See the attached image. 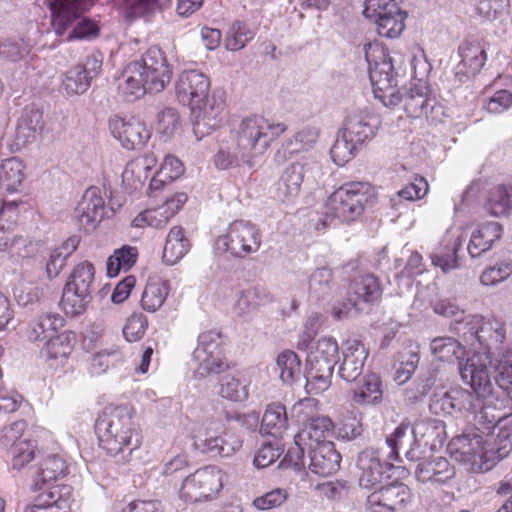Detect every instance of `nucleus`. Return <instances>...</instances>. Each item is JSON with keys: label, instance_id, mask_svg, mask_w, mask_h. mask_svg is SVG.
Here are the masks:
<instances>
[{"label": "nucleus", "instance_id": "obj_1", "mask_svg": "<svg viewBox=\"0 0 512 512\" xmlns=\"http://www.w3.org/2000/svg\"><path fill=\"white\" fill-rule=\"evenodd\" d=\"M178 101L191 110L193 132L197 140L219 127L224 101L220 96H209L210 80L198 70L183 71L176 81Z\"/></svg>", "mask_w": 512, "mask_h": 512}, {"label": "nucleus", "instance_id": "obj_2", "mask_svg": "<svg viewBox=\"0 0 512 512\" xmlns=\"http://www.w3.org/2000/svg\"><path fill=\"white\" fill-rule=\"evenodd\" d=\"M171 79L172 69L164 52L153 46L140 59L126 66L118 84V90L125 101L134 102L147 92L163 91Z\"/></svg>", "mask_w": 512, "mask_h": 512}, {"label": "nucleus", "instance_id": "obj_3", "mask_svg": "<svg viewBox=\"0 0 512 512\" xmlns=\"http://www.w3.org/2000/svg\"><path fill=\"white\" fill-rule=\"evenodd\" d=\"M95 430L100 446L110 455H130L140 445V429L128 406L106 407L96 419Z\"/></svg>", "mask_w": 512, "mask_h": 512}, {"label": "nucleus", "instance_id": "obj_4", "mask_svg": "<svg viewBox=\"0 0 512 512\" xmlns=\"http://www.w3.org/2000/svg\"><path fill=\"white\" fill-rule=\"evenodd\" d=\"M484 359L481 356H472L466 359V363L460 366V377L469 385L475 393V414H479L480 420L495 424L507 412L505 410L506 399L502 398L495 390L490 373Z\"/></svg>", "mask_w": 512, "mask_h": 512}, {"label": "nucleus", "instance_id": "obj_5", "mask_svg": "<svg viewBox=\"0 0 512 512\" xmlns=\"http://www.w3.org/2000/svg\"><path fill=\"white\" fill-rule=\"evenodd\" d=\"M283 123H270L262 116L243 118L230 132V138L257 164L269 148L271 142L286 131Z\"/></svg>", "mask_w": 512, "mask_h": 512}, {"label": "nucleus", "instance_id": "obj_6", "mask_svg": "<svg viewBox=\"0 0 512 512\" xmlns=\"http://www.w3.org/2000/svg\"><path fill=\"white\" fill-rule=\"evenodd\" d=\"M364 53L375 98L385 106L398 105L402 95L396 89L397 73L394 71L390 56L383 48L371 43L364 46Z\"/></svg>", "mask_w": 512, "mask_h": 512}, {"label": "nucleus", "instance_id": "obj_7", "mask_svg": "<svg viewBox=\"0 0 512 512\" xmlns=\"http://www.w3.org/2000/svg\"><path fill=\"white\" fill-rule=\"evenodd\" d=\"M375 200L373 187L364 182L345 183L335 190L326 202V218L351 222L361 216Z\"/></svg>", "mask_w": 512, "mask_h": 512}, {"label": "nucleus", "instance_id": "obj_8", "mask_svg": "<svg viewBox=\"0 0 512 512\" xmlns=\"http://www.w3.org/2000/svg\"><path fill=\"white\" fill-rule=\"evenodd\" d=\"M339 356V348L332 337H323L307 357L304 372L306 390L309 394H319L331 385L334 366Z\"/></svg>", "mask_w": 512, "mask_h": 512}, {"label": "nucleus", "instance_id": "obj_9", "mask_svg": "<svg viewBox=\"0 0 512 512\" xmlns=\"http://www.w3.org/2000/svg\"><path fill=\"white\" fill-rule=\"evenodd\" d=\"M95 269L92 263H79L71 272L62 293L61 308L76 317L85 313L92 301Z\"/></svg>", "mask_w": 512, "mask_h": 512}, {"label": "nucleus", "instance_id": "obj_10", "mask_svg": "<svg viewBox=\"0 0 512 512\" xmlns=\"http://www.w3.org/2000/svg\"><path fill=\"white\" fill-rule=\"evenodd\" d=\"M223 476V472L214 465L199 468L183 479L179 498L190 504L211 501L223 488Z\"/></svg>", "mask_w": 512, "mask_h": 512}, {"label": "nucleus", "instance_id": "obj_11", "mask_svg": "<svg viewBox=\"0 0 512 512\" xmlns=\"http://www.w3.org/2000/svg\"><path fill=\"white\" fill-rule=\"evenodd\" d=\"M193 446L212 456L230 457L241 448L242 440L231 430H221L220 423L206 420L194 430Z\"/></svg>", "mask_w": 512, "mask_h": 512}, {"label": "nucleus", "instance_id": "obj_12", "mask_svg": "<svg viewBox=\"0 0 512 512\" xmlns=\"http://www.w3.org/2000/svg\"><path fill=\"white\" fill-rule=\"evenodd\" d=\"M218 243H222L234 257L244 258L259 250L261 233L251 222L236 220L229 225L227 233L218 238Z\"/></svg>", "mask_w": 512, "mask_h": 512}, {"label": "nucleus", "instance_id": "obj_13", "mask_svg": "<svg viewBox=\"0 0 512 512\" xmlns=\"http://www.w3.org/2000/svg\"><path fill=\"white\" fill-rule=\"evenodd\" d=\"M319 165L308 159L296 161L285 168L275 188V198L282 203H292L299 195L304 178L315 179Z\"/></svg>", "mask_w": 512, "mask_h": 512}, {"label": "nucleus", "instance_id": "obj_14", "mask_svg": "<svg viewBox=\"0 0 512 512\" xmlns=\"http://www.w3.org/2000/svg\"><path fill=\"white\" fill-rule=\"evenodd\" d=\"M193 362L197 365L195 374L206 377L210 373H220L227 368L221 358L220 333L210 330L198 337V345L193 352Z\"/></svg>", "mask_w": 512, "mask_h": 512}, {"label": "nucleus", "instance_id": "obj_15", "mask_svg": "<svg viewBox=\"0 0 512 512\" xmlns=\"http://www.w3.org/2000/svg\"><path fill=\"white\" fill-rule=\"evenodd\" d=\"M412 497L408 485L394 481L373 489L367 496L366 505L371 512H401L412 501Z\"/></svg>", "mask_w": 512, "mask_h": 512}, {"label": "nucleus", "instance_id": "obj_16", "mask_svg": "<svg viewBox=\"0 0 512 512\" xmlns=\"http://www.w3.org/2000/svg\"><path fill=\"white\" fill-rule=\"evenodd\" d=\"M451 455L458 461L463 463H471L472 465L479 461L497 459L495 450L484 437L478 433H467L454 437L449 445Z\"/></svg>", "mask_w": 512, "mask_h": 512}, {"label": "nucleus", "instance_id": "obj_17", "mask_svg": "<svg viewBox=\"0 0 512 512\" xmlns=\"http://www.w3.org/2000/svg\"><path fill=\"white\" fill-rule=\"evenodd\" d=\"M104 198L98 187H89L79 201L74 217L81 229L93 231L107 214Z\"/></svg>", "mask_w": 512, "mask_h": 512}, {"label": "nucleus", "instance_id": "obj_18", "mask_svg": "<svg viewBox=\"0 0 512 512\" xmlns=\"http://www.w3.org/2000/svg\"><path fill=\"white\" fill-rule=\"evenodd\" d=\"M391 468L390 463L380 459L377 450L368 448L361 451L356 460V476L359 486L365 489H375Z\"/></svg>", "mask_w": 512, "mask_h": 512}, {"label": "nucleus", "instance_id": "obj_19", "mask_svg": "<svg viewBox=\"0 0 512 512\" xmlns=\"http://www.w3.org/2000/svg\"><path fill=\"white\" fill-rule=\"evenodd\" d=\"M386 442L391 448L388 456L390 460L402 461L401 453L410 462L420 461L422 451L416 439L414 429L409 423L402 422L394 432L387 437Z\"/></svg>", "mask_w": 512, "mask_h": 512}, {"label": "nucleus", "instance_id": "obj_20", "mask_svg": "<svg viewBox=\"0 0 512 512\" xmlns=\"http://www.w3.org/2000/svg\"><path fill=\"white\" fill-rule=\"evenodd\" d=\"M109 128L126 149H140L144 147L151 136V131L136 119L125 120L114 116L109 120Z\"/></svg>", "mask_w": 512, "mask_h": 512}, {"label": "nucleus", "instance_id": "obj_21", "mask_svg": "<svg viewBox=\"0 0 512 512\" xmlns=\"http://www.w3.org/2000/svg\"><path fill=\"white\" fill-rule=\"evenodd\" d=\"M368 351L357 340H348L343 350V360L338 374L346 382L356 381L363 373Z\"/></svg>", "mask_w": 512, "mask_h": 512}, {"label": "nucleus", "instance_id": "obj_22", "mask_svg": "<svg viewBox=\"0 0 512 512\" xmlns=\"http://www.w3.org/2000/svg\"><path fill=\"white\" fill-rule=\"evenodd\" d=\"M44 128L43 113L35 106H26L17 121L14 144L17 148L36 140Z\"/></svg>", "mask_w": 512, "mask_h": 512}, {"label": "nucleus", "instance_id": "obj_23", "mask_svg": "<svg viewBox=\"0 0 512 512\" xmlns=\"http://www.w3.org/2000/svg\"><path fill=\"white\" fill-rule=\"evenodd\" d=\"M309 469L319 476H330L340 468L341 455L335 449L334 443H323L320 447H308Z\"/></svg>", "mask_w": 512, "mask_h": 512}, {"label": "nucleus", "instance_id": "obj_24", "mask_svg": "<svg viewBox=\"0 0 512 512\" xmlns=\"http://www.w3.org/2000/svg\"><path fill=\"white\" fill-rule=\"evenodd\" d=\"M460 59L455 68L456 76L476 75L484 66L486 52L479 41L465 40L458 47Z\"/></svg>", "mask_w": 512, "mask_h": 512}, {"label": "nucleus", "instance_id": "obj_25", "mask_svg": "<svg viewBox=\"0 0 512 512\" xmlns=\"http://www.w3.org/2000/svg\"><path fill=\"white\" fill-rule=\"evenodd\" d=\"M380 125L378 117L365 111H353L345 119L342 130L354 139V142L363 144L372 139Z\"/></svg>", "mask_w": 512, "mask_h": 512}, {"label": "nucleus", "instance_id": "obj_26", "mask_svg": "<svg viewBox=\"0 0 512 512\" xmlns=\"http://www.w3.org/2000/svg\"><path fill=\"white\" fill-rule=\"evenodd\" d=\"M414 474L421 483L444 484L455 476V469L446 458L436 457L420 461Z\"/></svg>", "mask_w": 512, "mask_h": 512}, {"label": "nucleus", "instance_id": "obj_27", "mask_svg": "<svg viewBox=\"0 0 512 512\" xmlns=\"http://www.w3.org/2000/svg\"><path fill=\"white\" fill-rule=\"evenodd\" d=\"M503 234V227L498 222H487L478 227L471 234L467 251L472 259L481 257L491 250L494 243L499 241Z\"/></svg>", "mask_w": 512, "mask_h": 512}, {"label": "nucleus", "instance_id": "obj_28", "mask_svg": "<svg viewBox=\"0 0 512 512\" xmlns=\"http://www.w3.org/2000/svg\"><path fill=\"white\" fill-rule=\"evenodd\" d=\"M64 324L65 320L60 314L53 312L42 313L28 322L23 334L30 342L43 341L51 337V333L62 328Z\"/></svg>", "mask_w": 512, "mask_h": 512}, {"label": "nucleus", "instance_id": "obj_29", "mask_svg": "<svg viewBox=\"0 0 512 512\" xmlns=\"http://www.w3.org/2000/svg\"><path fill=\"white\" fill-rule=\"evenodd\" d=\"M333 422L329 417L312 418L308 424L296 434V440L308 450L320 447L323 443H333L326 438L331 434Z\"/></svg>", "mask_w": 512, "mask_h": 512}, {"label": "nucleus", "instance_id": "obj_30", "mask_svg": "<svg viewBox=\"0 0 512 512\" xmlns=\"http://www.w3.org/2000/svg\"><path fill=\"white\" fill-rule=\"evenodd\" d=\"M473 356H481L487 364V369L490 372V367L494 368L496 375L494 376L496 385L506 391L512 388V350L505 348L501 349L497 356L492 359L489 352L483 354H474Z\"/></svg>", "mask_w": 512, "mask_h": 512}, {"label": "nucleus", "instance_id": "obj_31", "mask_svg": "<svg viewBox=\"0 0 512 512\" xmlns=\"http://www.w3.org/2000/svg\"><path fill=\"white\" fill-rule=\"evenodd\" d=\"M273 300L271 293L263 286L255 285L242 290L235 304L236 313L245 317Z\"/></svg>", "mask_w": 512, "mask_h": 512}, {"label": "nucleus", "instance_id": "obj_32", "mask_svg": "<svg viewBox=\"0 0 512 512\" xmlns=\"http://www.w3.org/2000/svg\"><path fill=\"white\" fill-rule=\"evenodd\" d=\"M430 350L432 355L439 361L452 363L458 362V370L464 365L466 349L455 338L450 336L436 337L430 342Z\"/></svg>", "mask_w": 512, "mask_h": 512}, {"label": "nucleus", "instance_id": "obj_33", "mask_svg": "<svg viewBox=\"0 0 512 512\" xmlns=\"http://www.w3.org/2000/svg\"><path fill=\"white\" fill-rule=\"evenodd\" d=\"M170 290L168 280H163L157 276L149 277L141 295V307L147 312H156L164 304Z\"/></svg>", "mask_w": 512, "mask_h": 512}, {"label": "nucleus", "instance_id": "obj_34", "mask_svg": "<svg viewBox=\"0 0 512 512\" xmlns=\"http://www.w3.org/2000/svg\"><path fill=\"white\" fill-rule=\"evenodd\" d=\"M214 164L220 170H228L241 165L253 167L255 163L238 145L229 137L223 140L214 156Z\"/></svg>", "mask_w": 512, "mask_h": 512}, {"label": "nucleus", "instance_id": "obj_35", "mask_svg": "<svg viewBox=\"0 0 512 512\" xmlns=\"http://www.w3.org/2000/svg\"><path fill=\"white\" fill-rule=\"evenodd\" d=\"M190 242L184 235L180 226L170 229L163 249V261L167 265H174L181 260L189 251Z\"/></svg>", "mask_w": 512, "mask_h": 512}, {"label": "nucleus", "instance_id": "obj_36", "mask_svg": "<svg viewBox=\"0 0 512 512\" xmlns=\"http://www.w3.org/2000/svg\"><path fill=\"white\" fill-rule=\"evenodd\" d=\"M67 473L65 461L57 454L47 455L40 463L34 478V488L42 489L48 484Z\"/></svg>", "mask_w": 512, "mask_h": 512}, {"label": "nucleus", "instance_id": "obj_37", "mask_svg": "<svg viewBox=\"0 0 512 512\" xmlns=\"http://www.w3.org/2000/svg\"><path fill=\"white\" fill-rule=\"evenodd\" d=\"M452 330L458 335H462L465 341L473 342L476 339L480 344L487 341L484 317L478 314H463L459 319H455Z\"/></svg>", "mask_w": 512, "mask_h": 512}, {"label": "nucleus", "instance_id": "obj_38", "mask_svg": "<svg viewBox=\"0 0 512 512\" xmlns=\"http://www.w3.org/2000/svg\"><path fill=\"white\" fill-rule=\"evenodd\" d=\"M288 428L286 409L281 404L267 406L261 422V432L275 438L281 437Z\"/></svg>", "mask_w": 512, "mask_h": 512}, {"label": "nucleus", "instance_id": "obj_39", "mask_svg": "<svg viewBox=\"0 0 512 512\" xmlns=\"http://www.w3.org/2000/svg\"><path fill=\"white\" fill-rule=\"evenodd\" d=\"M406 17V12L402 11L397 3H391L390 13L375 22L378 34L391 39L399 37L405 29Z\"/></svg>", "mask_w": 512, "mask_h": 512}, {"label": "nucleus", "instance_id": "obj_40", "mask_svg": "<svg viewBox=\"0 0 512 512\" xmlns=\"http://www.w3.org/2000/svg\"><path fill=\"white\" fill-rule=\"evenodd\" d=\"M352 399L357 404H380L383 400L380 376L375 373L365 375L362 386L354 391Z\"/></svg>", "mask_w": 512, "mask_h": 512}, {"label": "nucleus", "instance_id": "obj_41", "mask_svg": "<svg viewBox=\"0 0 512 512\" xmlns=\"http://www.w3.org/2000/svg\"><path fill=\"white\" fill-rule=\"evenodd\" d=\"M437 372L429 370L420 374L417 379L405 389L404 401L407 405L421 402L436 385Z\"/></svg>", "mask_w": 512, "mask_h": 512}, {"label": "nucleus", "instance_id": "obj_42", "mask_svg": "<svg viewBox=\"0 0 512 512\" xmlns=\"http://www.w3.org/2000/svg\"><path fill=\"white\" fill-rule=\"evenodd\" d=\"M404 102V109L408 116L412 118H420L422 116L428 117L429 107L430 113L432 114L435 110V105H431L434 100L429 99L426 94L420 91L419 88H411L406 92L405 96H402Z\"/></svg>", "mask_w": 512, "mask_h": 512}, {"label": "nucleus", "instance_id": "obj_43", "mask_svg": "<svg viewBox=\"0 0 512 512\" xmlns=\"http://www.w3.org/2000/svg\"><path fill=\"white\" fill-rule=\"evenodd\" d=\"M24 165L21 160L12 157L2 162L0 184L8 192H15L24 180Z\"/></svg>", "mask_w": 512, "mask_h": 512}, {"label": "nucleus", "instance_id": "obj_44", "mask_svg": "<svg viewBox=\"0 0 512 512\" xmlns=\"http://www.w3.org/2000/svg\"><path fill=\"white\" fill-rule=\"evenodd\" d=\"M75 342V333L64 331L49 337L42 352L50 359L66 358L72 352Z\"/></svg>", "mask_w": 512, "mask_h": 512}, {"label": "nucleus", "instance_id": "obj_45", "mask_svg": "<svg viewBox=\"0 0 512 512\" xmlns=\"http://www.w3.org/2000/svg\"><path fill=\"white\" fill-rule=\"evenodd\" d=\"M276 364L280 371V378L286 384H293L301 380L302 376L304 377L301 360L298 355L291 350L280 353L276 359Z\"/></svg>", "mask_w": 512, "mask_h": 512}, {"label": "nucleus", "instance_id": "obj_46", "mask_svg": "<svg viewBox=\"0 0 512 512\" xmlns=\"http://www.w3.org/2000/svg\"><path fill=\"white\" fill-rule=\"evenodd\" d=\"M486 209L493 216L507 215L512 210V184L491 189Z\"/></svg>", "mask_w": 512, "mask_h": 512}, {"label": "nucleus", "instance_id": "obj_47", "mask_svg": "<svg viewBox=\"0 0 512 512\" xmlns=\"http://www.w3.org/2000/svg\"><path fill=\"white\" fill-rule=\"evenodd\" d=\"M138 250L136 247L125 245L116 249L107 259V274L115 277L121 270H129L137 261Z\"/></svg>", "mask_w": 512, "mask_h": 512}, {"label": "nucleus", "instance_id": "obj_48", "mask_svg": "<svg viewBox=\"0 0 512 512\" xmlns=\"http://www.w3.org/2000/svg\"><path fill=\"white\" fill-rule=\"evenodd\" d=\"M350 290L357 299L367 303L376 301L381 295L379 283L371 274L356 277L350 285Z\"/></svg>", "mask_w": 512, "mask_h": 512}, {"label": "nucleus", "instance_id": "obj_49", "mask_svg": "<svg viewBox=\"0 0 512 512\" xmlns=\"http://www.w3.org/2000/svg\"><path fill=\"white\" fill-rule=\"evenodd\" d=\"M333 287V272L328 267L315 269L309 279L310 296L316 300L324 299L328 296Z\"/></svg>", "mask_w": 512, "mask_h": 512}, {"label": "nucleus", "instance_id": "obj_50", "mask_svg": "<svg viewBox=\"0 0 512 512\" xmlns=\"http://www.w3.org/2000/svg\"><path fill=\"white\" fill-rule=\"evenodd\" d=\"M71 496V487L68 485H59L51 487L47 492L41 493L34 504L53 507L59 510H69V499Z\"/></svg>", "mask_w": 512, "mask_h": 512}, {"label": "nucleus", "instance_id": "obj_51", "mask_svg": "<svg viewBox=\"0 0 512 512\" xmlns=\"http://www.w3.org/2000/svg\"><path fill=\"white\" fill-rule=\"evenodd\" d=\"M358 145L361 144L354 142V139L341 129L330 150L333 161L338 165H344L353 158Z\"/></svg>", "mask_w": 512, "mask_h": 512}, {"label": "nucleus", "instance_id": "obj_52", "mask_svg": "<svg viewBox=\"0 0 512 512\" xmlns=\"http://www.w3.org/2000/svg\"><path fill=\"white\" fill-rule=\"evenodd\" d=\"M91 77L85 75V70L80 66H73L65 73L63 87L67 94H83L91 86Z\"/></svg>", "mask_w": 512, "mask_h": 512}, {"label": "nucleus", "instance_id": "obj_53", "mask_svg": "<svg viewBox=\"0 0 512 512\" xmlns=\"http://www.w3.org/2000/svg\"><path fill=\"white\" fill-rule=\"evenodd\" d=\"M461 247V239L457 236L453 242L441 251L431 255L432 264L439 267L443 272L459 267L458 250Z\"/></svg>", "mask_w": 512, "mask_h": 512}, {"label": "nucleus", "instance_id": "obj_54", "mask_svg": "<svg viewBox=\"0 0 512 512\" xmlns=\"http://www.w3.org/2000/svg\"><path fill=\"white\" fill-rule=\"evenodd\" d=\"M499 429L497 439L499 444L495 450L497 460L506 457L512 449V413L506 412L499 421L494 424Z\"/></svg>", "mask_w": 512, "mask_h": 512}, {"label": "nucleus", "instance_id": "obj_55", "mask_svg": "<svg viewBox=\"0 0 512 512\" xmlns=\"http://www.w3.org/2000/svg\"><path fill=\"white\" fill-rule=\"evenodd\" d=\"M219 394L231 401L242 402L249 396L248 386L240 379L227 374L220 379Z\"/></svg>", "mask_w": 512, "mask_h": 512}, {"label": "nucleus", "instance_id": "obj_56", "mask_svg": "<svg viewBox=\"0 0 512 512\" xmlns=\"http://www.w3.org/2000/svg\"><path fill=\"white\" fill-rule=\"evenodd\" d=\"M450 397V403L452 408V415L475 412L477 403L475 401V395L470 391L462 388H455L448 391Z\"/></svg>", "mask_w": 512, "mask_h": 512}, {"label": "nucleus", "instance_id": "obj_57", "mask_svg": "<svg viewBox=\"0 0 512 512\" xmlns=\"http://www.w3.org/2000/svg\"><path fill=\"white\" fill-rule=\"evenodd\" d=\"M319 137V131L315 127H304L296 132L292 139L287 141L286 150L289 154L310 150Z\"/></svg>", "mask_w": 512, "mask_h": 512}, {"label": "nucleus", "instance_id": "obj_58", "mask_svg": "<svg viewBox=\"0 0 512 512\" xmlns=\"http://www.w3.org/2000/svg\"><path fill=\"white\" fill-rule=\"evenodd\" d=\"M253 38V32L243 22H234L227 32L225 46L228 50L238 51Z\"/></svg>", "mask_w": 512, "mask_h": 512}, {"label": "nucleus", "instance_id": "obj_59", "mask_svg": "<svg viewBox=\"0 0 512 512\" xmlns=\"http://www.w3.org/2000/svg\"><path fill=\"white\" fill-rule=\"evenodd\" d=\"M146 164V161L129 162L122 173L123 183L134 190L141 188L148 176Z\"/></svg>", "mask_w": 512, "mask_h": 512}, {"label": "nucleus", "instance_id": "obj_60", "mask_svg": "<svg viewBox=\"0 0 512 512\" xmlns=\"http://www.w3.org/2000/svg\"><path fill=\"white\" fill-rule=\"evenodd\" d=\"M17 205L15 202L5 203L0 210V252L11 240V226L15 223Z\"/></svg>", "mask_w": 512, "mask_h": 512}, {"label": "nucleus", "instance_id": "obj_61", "mask_svg": "<svg viewBox=\"0 0 512 512\" xmlns=\"http://www.w3.org/2000/svg\"><path fill=\"white\" fill-rule=\"evenodd\" d=\"M508 4V0H479L476 12L484 20L493 21L507 13Z\"/></svg>", "mask_w": 512, "mask_h": 512}, {"label": "nucleus", "instance_id": "obj_62", "mask_svg": "<svg viewBox=\"0 0 512 512\" xmlns=\"http://www.w3.org/2000/svg\"><path fill=\"white\" fill-rule=\"evenodd\" d=\"M31 47L23 39H8L0 43V56L16 62L30 53Z\"/></svg>", "mask_w": 512, "mask_h": 512}, {"label": "nucleus", "instance_id": "obj_63", "mask_svg": "<svg viewBox=\"0 0 512 512\" xmlns=\"http://www.w3.org/2000/svg\"><path fill=\"white\" fill-rule=\"evenodd\" d=\"M512 274V261H504L486 268L481 276L480 282L483 285H496L506 280Z\"/></svg>", "mask_w": 512, "mask_h": 512}, {"label": "nucleus", "instance_id": "obj_64", "mask_svg": "<svg viewBox=\"0 0 512 512\" xmlns=\"http://www.w3.org/2000/svg\"><path fill=\"white\" fill-rule=\"evenodd\" d=\"M148 327V319L142 313H133L123 327V335L129 342L140 340Z\"/></svg>", "mask_w": 512, "mask_h": 512}]
</instances>
